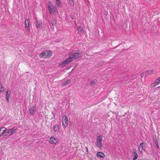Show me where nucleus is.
Here are the masks:
<instances>
[{
	"instance_id": "f257e3e1",
	"label": "nucleus",
	"mask_w": 160,
	"mask_h": 160,
	"mask_svg": "<svg viewBox=\"0 0 160 160\" xmlns=\"http://www.w3.org/2000/svg\"><path fill=\"white\" fill-rule=\"evenodd\" d=\"M82 52L79 50L72 52L69 54V57L61 62L59 65L62 67L65 66L72 62L73 59H77L82 57Z\"/></svg>"
},
{
	"instance_id": "f03ea898",
	"label": "nucleus",
	"mask_w": 160,
	"mask_h": 160,
	"mask_svg": "<svg viewBox=\"0 0 160 160\" xmlns=\"http://www.w3.org/2000/svg\"><path fill=\"white\" fill-rule=\"evenodd\" d=\"M48 7L51 15H56L58 12V10L56 5L53 4L51 1L49 2Z\"/></svg>"
},
{
	"instance_id": "7ed1b4c3",
	"label": "nucleus",
	"mask_w": 160,
	"mask_h": 160,
	"mask_svg": "<svg viewBox=\"0 0 160 160\" xmlns=\"http://www.w3.org/2000/svg\"><path fill=\"white\" fill-rule=\"evenodd\" d=\"M156 72V71L154 69H150L148 70L145 71L144 72L140 74L141 77L143 76H145V77L149 75H151L155 74Z\"/></svg>"
},
{
	"instance_id": "20e7f679",
	"label": "nucleus",
	"mask_w": 160,
	"mask_h": 160,
	"mask_svg": "<svg viewBox=\"0 0 160 160\" xmlns=\"http://www.w3.org/2000/svg\"><path fill=\"white\" fill-rule=\"evenodd\" d=\"M102 137L101 135L98 136L96 140V145L97 148L102 149Z\"/></svg>"
},
{
	"instance_id": "39448f33",
	"label": "nucleus",
	"mask_w": 160,
	"mask_h": 160,
	"mask_svg": "<svg viewBox=\"0 0 160 160\" xmlns=\"http://www.w3.org/2000/svg\"><path fill=\"white\" fill-rule=\"evenodd\" d=\"M62 126L64 128H65L68 124V118L66 115H64L62 117Z\"/></svg>"
},
{
	"instance_id": "423d86ee",
	"label": "nucleus",
	"mask_w": 160,
	"mask_h": 160,
	"mask_svg": "<svg viewBox=\"0 0 160 160\" xmlns=\"http://www.w3.org/2000/svg\"><path fill=\"white\" fill-rule=\"evenodd\" d=\"M18 129V128L14 127L11 128L7 131V133L8 134H10V136H11L13 134L16 132V131Z\"/></svg>"
},
{
	"instance_id": "0eeeda50",
	"label": "nucleus",
	"mask_w": 160,
	"mask_h": 160,
	"mask_svg": "<svg viewBox=\"0 0 160 160\" xmlns=\"http://www.w3.org/2000/svg\"><path fill=\"white\" fill-rule=\"evenodd\" d=\"M58 139L55 138L53 136H52L49 138V142L51 144H55L57 142Z\"/></svg>"
},
{
	"instance_id": "6e6552de",
	"label": "nucleus",
	"mask_w": 160,
	"mask_h": 160,
	"mask_svg": "<svg viewBox=\"0 0 160 160\" xmlns=\"http://www.w3.org/2000/svg\"><path fill=\"white\" fill-rule=\"evenodd\" d=\"M37 110V108L36 106H34L30 108L29 109V111L31 115H34Z\"/></svg>"
},
{
	"instance_id": "1a4fd4ad",
	"label": "nucleus",
	"mask_w": 160,
	"mask_h": 160,
	"mask_svg": "<svg viewBox=\"0 0 160 160\" xmlns=\"http://www.w3.org/2000/svg\"><path fill=\"white\" fill-rule=\"evenodd\" d=\"M25 27L27 30L29 32L30 31V28L29 27V19L27 18L25 22Z\"/></svg>"
},
{
	"instance_id": "9d476101",
	"label": "nucleus",
	"mask_w": 160,
	"mask_h": 160,
	"mask_svg": "<svg viewBox=\"0 0 160 160\" xmlns=\"http://www.w3.org/2000/svg\"><path fill=\"white\" fill-rule=\"evenodd\" d=\"M159 83H160V79H159V77H158L155 80L153 84H151V87L152 88H154L158 85Z\"/></svg>"
},
{
	"instance_id": "9b49d317",
	"label": "nucleus",
	"mask_w": 160,
	"mask_h": 160,
	"mask_svg": "<svg viewBox=\"0 0 160 160\" xmlns=\"http://www.w3.org/2000/svg\"><path fill=\"white\" fill-rule=\"evenodd\" d=\"M60 126L58 124H56L53 126V129L54 131L57 133L59 131V130L60 128Z\"/></svg>"
},
{
	"instance_id": "f8f14e48",
	"label": "nucleus",
	"mask_w": 160,
	"mask_h": 160,
	"mask_svg": "<svg viewBox=\"0 0 160 160\" xmlns=\"http://www.w3.org/2000/svg\"><path fill=\"white\" fill-rule=\"evenodd\" d=\"M7 129V128L4 127H2L0 128V137L4 133Z\"/></svg>"
},
{
	"instance_id": "ddd939ff",
	"label": "nucleus",
	"mask_w": 160,
	"mask_h": 160,
	"mask_svg": "<svg viewBox=\"0 0 160 160\" xmlns=\"http://www.w3.org/2000/svg\"><path fill=\"white\" fill-rule=\"evenodd\" d=\"M133 153L134 154L133 160H135L138 158V155L137 153L136 150L135 149H132Z\"/></svg>"
},
{
	"instance_id": "4468645a",
	"label": "nucleus",
	"mask_w": 160,
	"mask_h": 160,
	"mask_svg": "<svg viewBox=\"0 0 160 160\" xmlns=\"http://www.w3.org/2000/svg\"><path fill=\"white\" fill-rule=\"evenodd\" d=\"M144 144V142H142V143H140L138 147V149L139 151L142 153V150H143V145Z\"/></svg>"
},
{
	"instance_id": "2eb2a0df",
	"label": "nucleus",
	"mask_w": 160,
	"mask_h": 160,
	"mask_svg": "<svg viewBox=\"0 0 160 160\" xmlns=\"http://www.w3.org/2000/svg\"><path fill=\"white\" fill-rule=\"evenodd\" d=\"M97 155L100 158H104L105 157V154L101 152H98L97 154Z\"/></svg>"
},
{
	"instance_id": "dca6fc26",
	"label": "nucleus",
	"mask_w": 160,
	"mask_h": 160,
	"mask_svg": "<svg viewBox=\"0 0 160 160\" xmlns=\"http://www.w3.org/2000/svg\"><path fill=\"white\" fill-rule=\"evenodd\" d=\"M45 52H46V57L47 58H49L52 55V52L50 51H45Z\"/></svg>"
},
{
	"instance_id": "f3484780",
	"label": "nucleus",
	"mask_w": 160,
	"mask_h": 160,
	"mask_svg": "<svg viewBox=\"0 0 160 160\" xmlns=\"http://www.w3.org/2000/svg\"><path fill=\"white\" fill-rule=\"evenodd\" d=\"M9 92L8 93V91H6V98L8 102H9V99L10 98V94L11 92V91L10 90Z\"/></svg>"
},
{
	"instance_id": "a211bd4d",
	"label": "nucleus",
	"mask_w": 160,
	"mask_h": 160,
	"mask_svg": "<svg viewBox=\"0 0 160 160\" xmlns=\"http://www.w3.org/2000/svg\"><path fill=\"white\" fill-rule=\"evenodd\" d=\"M46 52L44 51L39 54V56L42 58H46Z\"/></svg>"
},
{
	"instance_id": "6ab92c4d",
	"label": "nucleus",
	"mask_w": 160,
	"mask_h": 160,
	"mask_svg": "<svg viewBox=\"0 0 160 160\" xmlns=\"http://www.w3.org/2000/svg\"><path fill=\"white\" fill-rule=\"evenodd\" d=\"M42 22L40 21L36 20V26L38 28H40L42 25Z\"/></svg>"
},
{
	"instance_id": "aec40b11",
	"label": "nucleus",
	"mask_w": 160,
	"mask_h": 160,
	"mask_svg": "<svg viewBox=\"0 0 160 160\" xmlns=\"http://www.w3.org/2000/svg\"><path fill=\"white\" fill-rule=\"evenodd\" d=\"M71 80L70 79L67 80L66 81L63 82L62 84V86H65L68 84L70 82Z\"/></svg>"
},
{
	"instance_id": "412c9836",
	"label": "nucleus",
	"mask_w": 160,
	"mask_h": 160,
	"mask_svg": "<svg viewBox=\"0 0 160 160\" xmlns=\"http://www.w3.org/2000/svg\"><path fill=\"white\" fill-rule=\"evenodd\" d=\"M154 142L156 147L158 149H159V146L158 144V139L156 138L154 139Z\"/></svg>"
},
{
	"instance_id": "4be33fe9",
	"label": "nucleus",
	"mask_w": 160,
	"mask_h": 160,
	"mask_svg": "<svg viewBox=\"0 0 160 160\" xmlns=\"http://www.w3.org/2000/svg\"><path fill=\"white\" fill-rule=\"evenodd\" d=\"M4 87L2 86V83L0 82V93H2L4 89Z\"/></svg>"
},
{
	"instance_id": "5701e85b",
	"label": "nucleus",
	"mask_w": 160,
	"mask_h": 160,
	"mask_svg": "<svg viewBox=\"0 0 160 160\" xmlns=\"http://www.w3.org/2000/svg\"><path fill=\"white\" fill-rule=\"evenodd\" d=\"M51 23L53 26H55L56 25V21L54 19H52V20Z\"/></svg>"
},
{
	"instance_id": "b1692460",
	"label": "nucleus",
	"mask_w": 160,
	"mask_h": 160,
	"mask_svg": "<svg viewBox=\"0 0 160 160\" xmlns=\"http://www.w3.org/2000/svg\"><path fill=\"white\" fill-rule=\"evenodd\" d=\"M97 82L96 80H94L93 81H91L90 82V85L92 86H94L95 85L96 82Z\"/></svg>"
},
{
	"instance_id": "393cba45",
	"label": "nucleus",
	"mask_w": 160,
	"mask_h": 160,
	"mask_svg": "<svg viewBox=\"0 0 160 160\" xmlns=\"http://www.w3.org/2000/svg\"><path fill=\"white\" fill-rule=\"evenodd\" d=\"M69 4L71 6H73L74 5V3L73 0H69Z\"/></svg>"
},
{
	"instance_id": "a878e982",
	"label": "nucleus",
	"mask_w": 160,
	"mask_h": 160,
	"mask_svg": "<svg viewBox=\"0 0 160 160\" xmlns=\"http://www.w3.org/2000/svg\"><path fill=\"white\" fill-rule=\"evenodd\" d=\"M78 31L79 32H82L83 31L82 27L79 26L78 28Z\"/></svg>"
},
{
	"instance_id": "bb28decb",
	"label": "nucleus",
	"mask_w": 160,
	"mask_h": 160,
	"mask_svg": "<svg viewBox=\"0 0 160 160\" xmlns=\"http://www.w3.org/2000/svg\"><path fill=\"white\" fill-rule=\"evenodd\" d=\"M57 5L58 6H60L61 5V3L60 0H56Z\"/></svg>"
},
{
	"instance_id": "cd10ccee",
	"label": "nucleus",
	"mask_w": 160,
	"mask_h": 160,
	"mask_svg": "<svg viewBox=\"0 0 160 160\" xmlns=\"http://www.w3.org/2000/svg\"><path fill=\"white\" fill-rule=\"evenodd\" d=\"M86 152H88V147H86Z\"/></svg>"
},
{
	"instance_id": "c85d7f7f",
	"label": "nucleus",
	"mask_w": 160,
	"mask_h": 160,
	"mask_svg": "<svg viewBox=\"0 0 160 160\" xmlns=\"http://www.w3.org/2000/svg\"><path fill=\"white\" fill-rule=\"evenodd\" d=\"M160 88V87H158L157 88Z\"/></svg>"
},
{
	"instance_id": "c756f323",
	"label": "nucleus",
	"mask_w": 160,
	"mask_h": 160,
	"mask_svg": "<svg viewBox=\"0 0 160 160\" xmlns=\"http://www.w3.org/2000/svg\"><path fill=\"white\" fill-rule=\"evenodd\" d=\"M87 54H88L87 53ZM88 56H89V55H87Z\"/></svg>"
}]
</instances>
